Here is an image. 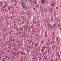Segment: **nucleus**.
I'll list each match as a JSON object with an SVG mask.
<instances>
[{
	"label": "nucleus",
	"mask_w": 61,
	"mask_h": 61,
	"mask_svg": "<svg viewBox=\"0 0 61 61\" xmlns=\"http://www.w3.org/2000/svg\"><path fill=\"white\" fill-rule=\"evenodd\" d=\"M56 23H55L54 24V27H56Z\"/></svg>",
	"instance_id": "23"
},
{
	"label": "nucleus",
	"mask_w": 61,
	"mask_h": 61,
	"mask_svg": "<svg viewBox=\"0 0 61 61\" xmlns=\"http://www.w3.org/2000/svg\"><path fill=\"white\" fill-rule=\"evenodd\" d=\"M13 17H14V16H12L11 17V19H13Z\"/></svg>",
	"instance_id": "57"
},
{
	"label": "nucleus",
	"mask_w": 61,
	"mask_h": 61,
	"mask_svg": "<svg viewBox=\"0 0 61 61\" xmlns=\"http://www.w3.org/2000/svg\"><path fill=\"white\" fill-rule=\"evenodd\" d=\"M39 53V51H37V53H36V54L37 55H38V53Z\"/></svg>",
	"instance_id": "43"
},
{
	"label": "nucleus",
	"mask_w": 61,
	"mask_h": 61,
	"mask_svg": "<svg viewBox=\"0 0 61 61\" xmlns=\"http://www.w3.org/2000/svg\"><path fill=\"white\" fill-rule=\"evenodd\" d=\"M30 41H29V42H28V44H30Z\"/></svg>",
	"instance_id": "62"
},
{
	"label": "nucleus",
	"mask_w": 61,
	"mask_h": 61,
	"mask_svg": "<svg viewBox=\"0 0 61 61\" xmlns=\"http://www.w3.org/2000/svg\"><path fill=\"white\" fill-rule=\"evenodd\" d=\"M52 26V25L51 24H50L49 25V27L50 28H51V27Z\"/></svg>",
	"instance_id": "17"
},
{
	"label": "nucleus",
	"mask_w": 61,
	"mask_h": 61,
	"mask_svg": "<svg viewBox=\"0 0 61 61\" xmlns=\"http://www.w3.org/2000/svg\"><path fill=\"white\" fill-rule=\"evenodd\" d=\"M47 51H48V52H49V51H50V50H49V49H48L47 50Z\"/></svg>",
	"instance_id": "63"
},
{
	"label": "nucleus",
	"mask_w": 61,
	"mask_h": 61,
	"mask_svg": "<svg viewBox=\"0 0 61 61\" xmlns=\"http://www.w3.org/2000/svg\"><path fill=\"white\" fill-rule=\"evenodd\" d=\"M10 46H11V45H12V43L10 42Z\"/></svg>",
	"instance_id": "53"
},
{
	"label": "nucleus",
	"mask_w": 61,
	"mask_h": 61,
	"mask_svg": "<svg viewBox=\"0 0 61 61\" xmlns=\"http://www.w3.org/2000/svg\"><path fill=\"white\" fill-rule=\"evenodd\" d=\"M6 24H7V25H8L9 24V22H8L6 23Z\"/></svg>",
	"instance_id": "36"
},
{
	"label": "nucleus",
	"mask_w": 61,
	"mask_h": 61,
	"mask_svg": "<svg viewBox=\"0 0 61 61\" xmlns=\"http://www.w3.org/2000/svg\"><path fill=\"white\" fill-rule=\"evenodd\" d=\"M47 56H46V57H45V56L44 57V58L45 59H47Z\"/></svg>",
	"instance_id": "30"
},
{
	"label": "nucleus",
	"mask_w": 61,
	"mask_h": 61,
	"mask_svg": "<svg viewBox=\"0 0 61 61\" xmlns=\"http://www.w3.org/2000/svg\"><path fill=\"white\" fill-rule=\"evenodd\" d=\"M45 10L46 11H47V8H46L45 9Z\"/></svg>",
	"instance_id": "50"
},
{
	"label": "nucleus",
	"mask_w": 61,
	"mask_h": 61,
	"mask_svg": "<svg viewBox=\"0 0 61 61\" xmlns=\"http://www.w3.org/2000/svg\"><path fill=\"white\" fill-rule=\"evenodd\" d=\"M49 25V24H48V23H47V25L48 26V25Z\"/></svg>",
	"instance_id": "49"
},
{
	"label": "nucleus",
	"mask_w": 61,
	"mask_h": 61,
	"mask_svg": "<svg viewBox=\"0 0 61 61\" xmlns=\"http://www.w3.org/2000/svg\"><path fill=\"white\" fill-rule=\"evenodd\" d=\"M25 15L27 14V13L25 11Z\"/></svg>",
	"instance_id": "60"
},
{
	"label": "nucleus",
	"mask_w": 61,
	"mask_h": 61,
	"mask_svg": "<svg viewBox=\"0 0 61 61\" xmlns=\"http://www.w3.org/2000/svg\"><path fill=\"white\" fill-rule=\"evenodd\" d=\"M35 30L33 31V32H32V34H34V33H35Z\"/></svg>",
	"instance_id": "51"
},
{
	"label": "nucleus",
	"mask_w": 61,
	"mask_h": 61,
	"mask_svg": "<svg viewBox=\"0 0 61 61\" xmlns=\"http://www.w3.org/2000/svg\"><path fill=\"white\" fill-rule=\"evenodd\" d=\"M28 32L29 33H31V31H30V30H28Z\"/></svg>",
	"instance_id": "37"
},
{
	"label": "nucleus",
	"mask_w": 61,
	"mask_h": 61,
	"mask_svg": "<svg viewBox=\"0 0 61 61\" xmlns=\"http://www.w3.org/2000/svg\"><path fill=\"white\" fill-rule=\"evenodd\" d=\"M51 5H52L53 6H54V4L53 3V2L51 3Z\"/></svg>",
	"instance_id": "21"
},
{
	"label": "nucleus",
	"mask_w": 61,
	"mask_h": 61,
	"mask_svg": "<svg viewBox=\"0 0 61 61\" xmlns=\"http://www.w3.org/2000/svg\"><path fill=\"white\" fill-rule=\"evenodd\" d=\"M34 3L35 4V5H36V1H34Z\"/></svg>",
	"instance_id": "44"
},
{
	"label": "nucleus",
	"mask_w": 61,
	"mask_h": 61,
	"mask_svg": "<svg viewBox=\"0 0 61 61\" xmlns=\"http://www.w3.org/2000/svg\"><path fill=\"white\" fill-rule=\"evenodd\" d=\"M21 31H23V28L21 27L20 28Z\"/></svg>",
	"instance_id": "13"
},
{
	"label": "nucleus",
	"mask_w": 61,
	"mask_h": 61,
	"mask_svg": "<svg viewBox=\"0 0 61 61\" xmlns=\"http://www.w3.org/2000/svg\"><path fill=\"white\" fill-rule=\"evenodd\" d=\"M25 47H27V45L25 44Z\"/></svg>",
	"instance_id": "45"
},
{
	"label": "nucleus",
	"mask_w": 61,
	"mask_h": 61,
	"mask_svg": "<svg viewBox=\"0 0 61 61\" xmlns=\"http://www.w3.org/2000/svg\"><path fill=\"white\" fill-rule=\"evenodd\" d=\"M22 61H25V59H23V60Z\"/></svg>",
	"instance_id": "64"
},
{
	"label": "nucleus",
	"mask_w": 61,
	"mask_h": 61,
	"mask_svg": "<svg viewBox=\"0 0 61 61\" xmlns=\"http://www.w3.org/2000/svg\"><path fill=\"white\" fill-rule=\"evenodd\" d=\"M22 49L23 51H24V49H25L24 48V47H22Z\"/></svg>",
	"instance_id": "32"
},
{
	"label": "nucleus",
	"mask_w": 61,
	"mask_h": 61,
	"mask_svg": "<svg viewBox=\"0 0 61 61\" xmlns=\"http://www.w3.org/2000/svg\"><path fill=\"white\" fill-rule=\"evenodd\" d=\"M20 32H19L17 34V36H19L20 35Z\"/></svg>",
	"instance_id": "29"
},
{
	"label": "nucleus",
	"mask_w": 61,
	"mask_h": 61,
	"mask_svg": "<svg viewBox=\"0 0 61 61\" xmlns=\"http://www.w3.org/2000/svg\"><path fill=\"white\" fill-rule=\"evenodd\" d=\"M32 56L33 57L34 56V55H35V53L34 52H32Z\"/></svg>",
	"instance_id": "15"
},
{
	"label": "nucleus",
	"mask_w": 61,
	"mask_h": 61,
	"mask_svg": "<svg viewBox=\"0 0 61 61\" xmlns=\"http://www.w3.org/2000/svg\"><path fill=\"white\" fill-rule=\"evenodd\" d=\"M32 5H30L29 6V8L30 9H31L32 8Z\"/></svg>",
	"instance_id": "10"
},
{
	"label": "nucleus",
	"mask_w": 61,
	"mask_h": 61,
	"mask_svg": "<svg viewBox=\"0 0 61 61\" xmlns=\"http://www.w3.org/2000/svg\"><path fill=\"white\" fill-rule=\"evenodd\" d=\"M47 32H45V37H46V36H47Z\"/></svg>",
	"instance_id": "6"
},
{
	"label": "nucleus",
	"mask_w": 61,
	"mask_h": 61,
	"mask_svg": "<svg viewBox=\"0 0 61 61\" xmlns=\"http://www.w3.org/2000/svg\"><path fill=\"white\" fill-rule=\"evenodd\" d=\"M36 17H35L33 19L34 20H36Z\"/></svg>",
	"instance_id": "55"
},
{
	"label": "nucleus",
	"mask_w": 61,
	"mask_h": 61,
	"mask_svg": "<svg viewBox=\"0 0 61 61\" xmlns=\"http://www.w3.org/2000/svg\"><path fill=\"white\" fill-rule=\"evenodd\" d=\"M25 22V20H23L22 21L21 23H24Z\"/></svg>",
	"instance_id": "28"
},
{
	"label": "nucleus",
	"mask_w": 61,
	"mask_h": 61,
	"mask_svg": "<svg viewBox=\"0 0 61 61\" xmlns=\"http://www.w3.org/2000/svg\"><path fill=\"white\" fill-rule=\"evenodd\" d=\"M58 7H57L56 8V9L57 10V9H58Z\"/></svg>",
	"instance_id": "61"
},
{
	"label": "nucleus",
	"mask_w": 61,
	"mask_h": 61,
	"mask_svg": "<svg viewBox=\"0 0 61 61\" xmlns=\"http://www.w3.org/2000/svg\"><path fill=\"white\" fill-rule=\"evenodd\" d=\"M59 60L58 59V58H57V59H56L57 61H59Z\"/></svg>",
	"instance_id": "52"
},
{
	"label": "nucleus",
	"mask_w": 61,
	"mask_h": 61,
	"mask_svg": "<svg viewBox=\"0 0 61 61\" xmlns=\"http://www.w3.org/2000/svg\"><path fill=\"white\" fill-rule=\"evenodd\" d=\"M56 41H58V38H56Z\"/></svg>",
	"instance_id": "39"
},
{
	"label": "nucleus",
	"mask_w": 61,
	"mask_h": 61,
	"mask_svg": "<svg viewBox=\"0 0 61 61\" xmlns=\"http://www.w3.org/2000/svg\"><path fill=\"white\" fill-rule=\"evenodd\" d=\"M37 25L38 26V27H39V26H40V24L39 22H38L37 23Z\"/></svg>",
	"instance_id": "11"
},
{
	"label": "nucleus",
	"mask_w": 61,
	"mask_h": 61,
	"mask_svg": "<svg viewBox=\"0 0 61 61\" xmlns=\"http://www.w3.org/2000/svg\"><path fill=\"white\" fill-rule=\"evenodd\" d=\"M31 4L32 5H34V2H33V0L31 1Z\"/></svg>",
	"instance_id": "8"
},
{
	"label": "nucleus",
	"mask_w": 61,
	"mask_h": 61,
	"mask_svg": "<svg viewBox=\"0 0 61 61\" xmlns=\"http://www.w3.org/2000/svg\"><path fill=\"white\" fill-rule=\"evenodd\" d=\"M30 51V50H29L27 51V52H29Z\"/></svg>",
	"instance_id": "58"
},
{
	"label": "nucleus",
	"mask_w": 61,
	"mask_h": 61,
	"mask_svg": "<svg viewBox=\"0 0 61 61\" xmlns=\"http://www.w3.org/2000/svg\"><path fill=\"white\" fill-rule=\"evenodd\" d=\"M27 27H26V26H25L24 27V29H25V30H26V29H27Z\"/></svg>",
	"instance_id": "18"
},
{
	"label": "nucleus",
	"mask_w": 61,
	"mask_h": 61,
	"mask_svg": "<svg viewBox=\"0 0 61 61\" xmlns=\"http://www.w3.org/2000/svg\"><path fill=\"white\" fill-rule=\"evenodd\" d=\"M27 24H28V25H29V21H27Z\"/></svg>",
	"instance_id": "22"
},
{
	"label": "nucleus",
	"mask_w": 61,
	"mask_h": 61,
	"mask_svg": "<svg viewBox=\"0 0 61 61\" xmlns=\"http://www.w3.org/2000/svg\"><path fill=\"white\" fill-rule=\"evenodd\" d=\"M15 53H16V52H12V55H15Z\"/></svg>",
	"instance_id": "20"
},
{
	"label": "nucleus",
	"mask_w": 61,
	"mask_h": 61,
	"mask_svg": "<svg viewBox=\"0 0 61 61\" xmlns=\"http://www.w3.org/2000/svg\"><path fill=\"white\" fill-rule=\"evenodd\" d=\"M6 38V37L5 36L4 37V38H3V39H5Z\"/></svg>",
	"instance_id": "54"
},
{
	"label": "nucleus",
	"mask_w": 61,
	"mask_h": 61,
	"mask_svg": "<svg viewBox=\"0 0 61 61\" xmlns=\"http://www.w3.org/2000/svg\"><path fill=\"white\" fill-rule=\"evenodd\" d=\"M5 51V48H4V49H3V51Z\"/></svg>",
	"instance_id": "33"
},
{
	"label": "nucleus",
	"mask_w": 61,
	"mask_h": 61,
	"mask_svg": "<svg viewBox=\"0 0 61 61\" xmlns=\"http://www.w3.org/2000/svg\"><path fill=\"white\" fill-rule=\"evenodd\" d=\"M44 56V54H42L41 55V56H42V57H43Z\"/></svg>",
	"instance_id": "47"
},
{
	"label": "nucleus",
	"mask_w": 61,
	"mask_h": 61,
	"mask_svg": "<svg viewBox=\"0 0 61 61\" xmlns=\"http://www.w3.org/2000/svg\"><path fill=\"white\" fill-rule=\"evenodd\" d=\"M45 48V47H44V48H43V47L42 48L41 50V52H43V50H44V48Z\"/></svg>",
	"instance_id": "9"
},
{
	"label": "nucleus",
	"mask_w": 61,
	"mask_h": 61,
	"mask_svg": "<svg viewBox=\"0 0 61 61\" xmlns=\"http://www.w3.org/2000/svg\"><path fill=\"white\" fill-rule=\"evenodd\" d=\"M11 41L10 40L9 41H8V43L9 44L10 43H11Z\"/></svg>",
	"instance_id": "24"
},
{
	"label": "nucleus",
	"mask_w": 61,
	"mask_h": 61,
	"mask_svg": "<svg viewBox=\"0 0 61 61\" xmlns=\"http://www.w3.org/2000/svg\"><path fill=\"white\" fill-rule=\"evenodd\" d=\"M33 25H34V24H36V21H34L33 22Z\"/></svg>",
	"instance_id": "25"
},
{
	"label": "nucleus",
	"mask_w": 61,
	"mask_h": 61,
	"mask_svg": "<svg viewBox=\"0 0 61 61\" xmlns=\"http://www.w3.org/2000/svg\"><path fill=\"white\" fill-rule=\"evenodd\" d=\"M26 6V4H24V5L22 6L23 8H25V7Z\"/></svg>",
	"instance_id": "5"
},
{
	"label": "nucleus",
	"mask_w": 61,
	"mask_h": 61,
	"mask_svg": "<svg viewBox=\"0 0 61 61\" xmlns=\"http://www.w3.org/2000/svg\"><path fill=\"white\" fill-rule=\"evenodd\" d=\"M37 5H35V7H36V8H37V7L39 8V4H37Z\"/></svg>",
	"instance_id": "1"
},
{
	"label": "nucleus",
	"mask_w": 61,
	"mask_h": 61,
	"mask_svg": "<svg viewBox=\"0 0 61 61\" xmlns=\"http://www.w3.org/2000/svg\"><path fill=\"white\" fill-rule=\"evenodd\" d=\"M31 45H32V44H30V49H32V48H33V46H32V45L31 46Z\"/></svg>",
	"instance_id": "4"
},
{
	"label": "nucleus",
	"mask_w": 61,
	"mask_h": 61,
	"mask_svg": "<svg viewBox=\"0 0 61 61\" xmlns=\"http://www.w3.org/2000/svg\"><path fill=\"white\" fill-rule=\"evenodd\" d=\"M20 54H21V55H24V53H23V52H21V51H20Z\"/></svg>",
	"instance_id": "14"
},
{
	"label": "nucleus",
	"mask_w": 61,
	"mask_h": 61,
	"mask_svg": "<svg viewBox=\"0 0 61 61\" xmlns=\"http://www.w3.org/2000/svg\"><path fill=\"white\" fill-rule=\"evenodd\" d=\"M3 59L4 60H6V58H3Z\"/></svg>",
	"instance_id": "40"
},
{
	"label": "nucleus",
	"mask_w": 61,
	"mask_h": 61,
	"mask_svg": "<svg viewBox=\"0 0 61 61\" xmlns=\"http://www.w3.org/2000/svg\"><path fill=\"white\" fill-rule=\"evenodd\" d=\"M16 54L17 55H19V52H17L16 53Z\"/></svg>",
	"instance_id": "41"
},
{
	"label": "nucleus",
	"mask_w": 61,
	"mask_h": 61,
	"mask_svg": "<svg viewBox=\"0 0 61 61\" xmlns=\"http://www.w3.org/2000/svg\"><path fill=\"white\" fill-rule=\"evenodd\" d=\"M52 36H55V34L54 33L52 32Z\"/></svg>",
	"instance_id": "35"
},
{
	"label": "nucleus",
	"mask_w": 61,
	"mask_h": 61,
	"mask_svg": "<svg viewBox=\"0 0 61 61\" xmlns=\"http://www.w3.org/2000/svg\"><path fill=\"white\" fill-rule=\"evenodd\" d=\"M51 22H53V17H51Z\"/></svg>",
	"instance_id": "27"
},
{
	"label": "nucleus",
	"mask_w": 61,
	"mask_h": 61,
	"mask_svg": "<svg viewBox=\"0 0 61 61\" xmlns=\"http://www.w3.org/2000/svg\"><path fill=\"white\" fill-rule=\"evenodd\" d=\"M13 47H14V49L15 48V45Z\"/></svg>",
	"instance_id": "56"
},
{
	"label": "nucleus",
	"mask_w": 61,
	"mask_h": 61,
	"mask_svg": "<svg viewBox=\"0 0 61 61\" xmlns=\"http://www.w3.org/2000/svg\"><path fill=\"white\" fill-rule=\"evenodd\" d=\"M31 14L30 13H29V14H28V16L29 17H30V15Z\"/></svg>",
	"instance_id": "42"
},
{
	"label": "nucleus",
	"mask_w": 61,
	"mask_h": 61,
	"mask_svg": "<svg viewBox=\"0 0 61 61\" xmlns=\"http://www.w3.org/2000/svg\"><path fill=\"white\" fill-rule=\"evenodd\" d=\"M39 51H40V48L39 47H38L37 50V51H38V52H39Z\"/></svg>",
	"instance_id": "16"
},
{
	"label": "nucleus",
	"mask_w": 61,
	"mask_h": 61,
	"mask_svg": "<svg viewBox=\"0 0 61 61\" xmlns=\"http://www.w3.org/2000/svg\"><path fill=\"white\" fill-rule=\"evenodd\" d=\"M50 28H51L52 29H53L54 28V27L53 26H51V27Z\"/></svg>",
	"instance_id": "48"
},
{
	"label": "nucleus",
	"mask_w": 61,
	"mask_h": 61,
	"mask_svg": "<svg viewBox=\"0 0 61 61\" xmlns=\"http://www.w3.org/2000/svg\"><path fill=\"white\" fill-rule=\"evenodd\" d=\"M26 33H24V36H26Z\"/></svg>",
	"instance_id": "26"
},
{
	"label": "nucleus",
	"mask_w": 61,
	"mask_h": 61,
	"mask_svg": "<svg viewBox=\"0 0 61 61\" xmlns=\"http://www.w3.org/2000/svg\"><path fill=\"white\" fill-rule=\"evenodd\" d=\"M41 2L42 3H43L44 4H45V0H41Z\"/></svg>",
	"instance_id": "2"
},
{
	"label": "nucleus",
	"mask_w": 61,
	"mask_h": 61,
	"mask_svg": "<svg viewBox=\"0 0 61 61\" xmlns=\"http://www.w3.org/2000/svg\"><path fill=\"white\" fill-rule=\"evenodd\" d=\"M25 36L23 35H22L21 36V37L22 39H25Z\"/></svg>",
	"instance_id": "3"
},
{
	"label": "nucleus",
	"mask_w": 61,
	"mask_h": 61,
	"mask_svg": "<svg viewBox=\"0 0 61 61\" xmlns=\"http://www.w3.org/2000/svg\"><path fill=\"white\" fill-rule=\"evenodd\" d=\"M28 24H26L25 25V26L27 27H28Z\"/></svg>",
	"instance_id": "31"
},
{
	"label": "nucleus",
	"mask_w": 61,
	"mask_h": 61,
	"mask_svg": "<svg viewBox=\"0 0 61 61\" xmlns=\"http://www.w3.org/2000/svg\"><path fill=\"white\" fill-rule=\"evenodd\" d=\"M55 36H53L52 37V39H54L55 38Z\"/></svg>",
	"instance_id": "19"
},
{
	"label": "nucleus",
	"mask_w": 61,
	"mask_h": 61,
	"mask_svg": "<svg viewBox=\"0 0 61 61\" xmlns=\"http://www.w3.org/2000/svg\"><path fill=\"white\" fill-rule=\"evenodd\" d=\"M28 20V18H25V21H27Z\"/></svg>",
	"instance_id": "34"
},
{
	"label": "nucleus",
	"mask_w": 61,
	"mask_h": 61,
	"mask_svg": "<svg viewBox=\"0 0 61 61\" xmlns=\"http://www.w3.org/2000/svg\"><path fill=\"white\" fill-rule=\"evenodd\" d=\"M56 55H57V54H58V52H56Z\"/></svg>",
	"instance_id": "59"
},
{
	"label": "nucleus",
	"mask_w": 61,
	"mask_h": 61,
	"mask_svg": "<svg viewBox=\"0 0 61 61\" xmlns=\"http://www.w3.org/2000/svg\"><path fill=\"white\" fill-rule=\"evenodd\" d=\"M57 56H58V57H60V55L59 54H58L57 55Z\"/></svg>",
	"instance_id": "46"
},
{
	"label": "nucleus",
	"mask_w": 61,
	"mask_h": 61,
	"mask_svg": "<svg viewBox=\"0 0 61 61\" xmlns=\"http://www.w3.org/2000/svg\"><path fill=\"white\" fill-rule=\"evenodd\" d=\"M44 40H42L41 41V43L42 44H43L44 42Z\"/></svg>",
	"instance_id": "12"
},
{
	"label": "nucleus",
	"mask_w": 61,
	"mask_h": 61,
	"mask_svg": "<svg viewBox=\"0 0 61 61\" xmlns=\"http://www.w3.org/2000/svg\"><path fill=\"white\" fill-rule=\"evenodd\" d=\"M36 59V57H34L32 61H35Z\"/></svg>",
	"instance_id": "7"
},
{
	"label": "nucleus",
	"mask_w": 61,
	"mask_h": 61,
	"mask_svg": "<svg viewBox=\"0 0 61 61\" xmlns=\"http://www.w3.org/2000/svg\"><path fill=\"white\" fill-rule=\"evenodd\" d=\"M35 49H34L33 50V52H32V53H35Z\"/></svg>",
	"instance_id": "38"
}]
</instances>
